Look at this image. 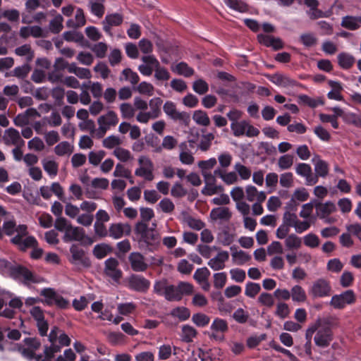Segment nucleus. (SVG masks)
Instances as JSON below:
<instances>
[{
	"label": "nucleus",
	"mask_w": 361,
	"mask_h": 361,
	"mask_svg": "<svg viewBox=\"0 0 361 361\" xmlns=\"http://www.w3.org/2000/svg\"><path fill=\"white\" fill-rule=\"evenodd\" d=\"M118 265L119 262L116 258L111 257L105 261L104 272L115 281H118L122 276Z\"/></svg>",
	"instance_id": "obj_20"
},
{
	"label": "nucleus",
	"mask_w": 361,
	"mask_h": 361,
	"mask_svg": "<svg viewBox=\"0 0 361 361\" xmlns=\"http://www.w3.org/2000/svg\"><path fill=\"white\" fill-rule=\"evenodd\" d=\"M224 3L230 8L240 13H244L247 11V4L240 0H224Z\"/></svg>",
	"instance_id": "obj_54"
},
{
	"label": "nucleus",
	"mask_w": 361,
	"mask_h": 361,
	"mask_svg": "<svg viewBox=\"0 0 361 361\" xmlns=\"http://www.w3.org/2000/svg\"><path fill=\"white\" fill-rule=\"evenodd\" d=\"M179 147L180 149V152L179 154V159L182 164L186 165H190L193 164L195 161V158L192 154V152L187 149V145L185 142H182Z\"/></svg>",
	"instance_id": "obj_40"
},
{
	"label": "nucleus",
	"mask_w": 361,
	"mask_h": 361,
	"mask_svg": "<svg viewBox=\"0 0 361 361\" xmlns=\"http://www.w3.org/2000/svg\"><path fill=\"white\" fill-rule=\"evenodd\" d=\"M99 128H97V137H102L111 126H115L118 122L116 114L113 111H108L106 114L99 117L97 120Z\"/></svg>",
	"instance_id": "obj_13"
},
{
	"label": "nucleus",
	"mask_w": 361,
	"mask_h": 361,
	"mask_svg": "<svg viewBox=\"0 0 361 361\" xmlns=\"http://www.w3.org/2000/svg\"><path fill=\"white\" fill-rule=\"evenodd\" d=\"M171 314L180 321H185L190 317V310L185 307H178L171 310Z\"/></svg>",
	"instance_id": "obj_58"
},
{
	"label": "nucleus",
	"mask_w": 361,
	"mask_h": 361,
	"mask_svg": "<svg viewBox=\"0 0 361 361\" xmlns=\"http://www.w3.org/2000/svg\"><path fill=\"white\" fill-rule=\"evenodd\" d=\"M105 152L103 150H99V151H91L88 154V160L90 164H91L93 166H98L102 160L105 157Z\"/></svg>",
	"instance_id": "obj_61"
},
{
	"label": "nucleus",
	"mask_w": 361,
	"mask_h": 361,
	"mask_svg": "<svg viewBox=\"0 0 361 361\" xmlns=\"http://www.w3.org/2000/svg\"><path fill=\"white\" fill-rule=\"evenodd\" d=\"M86 23L84 12L82 8H77L75 18L69 19L66 22V25L71 28H78L85 25Z\"/></svg>",
	"instance_id": "obj_36"
},
{
	"label": "nucleus",
	"mask_w": 361,
	"mask_h": 361,
	"mask_svg": "<svg viewBox=\"0 0 361 361\" xmlns=\"http://www.w3.org/2000/svg\"><path fill=\"white\" fill-rule=\"evenodd\" d=\"M338 60L341 67L345 69L350 68L355 62L354 57L350 54L345 53H341L338 54Z\"/></svg>",
	"instance_id": "obj_56"
},
{
	"label": "nucleus",
	"mask_w": 361,
	"mask_h": 361,
	"mask_svg": "<svg viewBox=\"0 0 361 361\" xmlns=\"http://www.w3.org/2000/svg\"><path fill=\"white\" fill-rule=\"evenodd\" d=\"M15 54L19 56L25 57L27 61H30L34 58V51L32 50L30 44H25L15 49Z\"/></svg>",
	"instance_id": "obj_49"
},
{
	"label": "nucleus",
	"mask_w": 361,
	"mask_h": 361,
	"mask_svg": "<svg viewBox=\"0 0 361 361\" xmlns=\"http://www.w3.org/2000/svg\"><path fill=\"white\" fill-rule=\"evenodd\" d=\"M285 245L289 249H299L302 245V240L295 234H290L285 239Z\"/></svg>",
	"instance_id": "obj_50"
},
{
	"label": "nucleus",
	"mask_w": 361,
	"mask_h": 361,
	"mask_svg": "<svg viewBox=\"0 0 361 361\" xmlns=\"http://www.w3.org/2000/svg\"><path fill=\"white\" fill-rule=\"evenodd\" d=\"M197 335L196 329L190 325H183L182 327L181 338L183 341L189 343L192 341Z\"/></svg>",
	"instance_id": "obj_51"
},
{
	"label": "nucleus",
	"mask_w": 361,
	"mask_h": 361,
	"mask_svg": "<svg viewBox=\"0 0 361 361\" xmlns=\"http://www.w3.org/2000/svg\"><path fill=\"white\" fill-rule=\"evenodd\" d=\"M42 164L45 172L51 177L56 176L59 171V164L54 159L45 158L42 159Z\"/></svg>",
	"instance_id": "obj_37"
},
{
	"label": "nucleus",
	"mask_w": 361,
	"mask_h": 361,
	"mask_svg": "<svg viewBox=\"0 0 361 361\" xmlns=\"http://www.w3.org/2000/svg\"><path fill=\"white\" fill-rule=\"evenodd\" d=\"M212 331L209 337L218 341H223L224 339V333L228 329L226 321L220 318H216L211 324Z\"/></svg>",
	"instance_id": "obj_17"
},
{
	"label": "nucleus",
	"mask_w": 361,
	"mask_h": 361,
	"mask_svg": "<svg viewBox=\"0 0 361 361\" xmlns=\"http://www.w3.org/2000/svg\"><path fill=\"white\" fill-rule=\"evenodd\" d=\"M312 162L314 165L315 176L326 177L329 173L328 164L320 159L319 156L314 155L312 159Z\"/></svg>",
	"instance_id": "obj_32"
},
{
	"label": "nucleus",
	"mask_w": 361,
	"mask_h": 361,
	"mask_svg": "<svg viewBox=\"0 0 361 361\" xmlns=\"http://www.w3.org/2000/svg\"><path fill=\"white\" fill-rule=\"evenodd\" d=\"M163 109L164 113L173 120L184 121L185 118H188L187 114L178 111L175 104L171 101H167L164 104Z\"/></svg>",
	"instance_id": "obj_26"
},
{
	"label": "nucleus",
	"mask_w": 361,
	"mask_h": 361,
	"mask_svg": "<svg viewBox=\"0 0 361 361\" xmlns=\"http://www.w3.org/2000/svg\"><path fill=\"white\" fill-rule=\"evenodd\" d=\"M178 144L177 140L171 135H166L163 138L161 145L157 146L154 152L159 153L163 149L166 150H172Z\"/></svg>",
	"instance_id": "obj_42"
},
{
	"label": "nucleus",
	"mask_w": 361,
	"mask_h": 361,
	"mask_svg": "<svg viewBox=\"0 0 361 361\" xmlns=\"http://www.w3.org/2000/svg\"><path fill=\"white\" fill-rule=\"evenodd\" d=\"M68 71L70 73L75 74L80 79H90L92 78L91 71L85 68H81L76 66L75 63H71L68 67Z\"/></svg>",
	"instance_id": "obj_38"
},
{
	"label": "nucleus",
	"mask_w": 361,
	"mask_h": 361,
	"mask_svg": "<svg viewBox=\"0 0 361 361\" xmlns=\"http://www.w3.org/2000/svg\"><path fill=\"white\" fill-rule=\"evenodd\" d=\"M192 120L200 126L207 127L210 124V119L207 114L202 110H196L193 112Z\"/></svg>",
	"instance_id": "obj_44"
},
{
	"label": "nucleus",
	"mask_w": 361,
	"mask_h": 361,
	"mask_svg": "<svg viewBox=\"0 0 361 361\" xmlns=\"http://www.w3.org/2000/svg\"><path fill=\"white\" fill-rule=\"evenodd\" d=\"M331 290L330 281L325 278H319L312 283L308 293L312 298H322L329 296Z\"/></svg>",
	"instance_id": "obj_8"
},
{
	"label": "nucleus",
	"mask_w": 361,
	"mask_h": 361,
	"mask_svg": "<svg viewBox=\"0 0 361 361\" xmlns=\"http://www.w3.org/2000/svg\"><path fill=\"white\" fill-rule=\"evenodd\" d=\"M149 286V281L142 276L133 275L129 279V287L135 290L144 292Z\"/></svg>",
	"instance_id": "obj_27"
},
{
	"label": "nucleus",
	"mask_w": 361,
	"mask_h": 361,
	"mask_svg": "<svg viewBox=\"0 0 361 361\" xmlns=\"http://www.w3.org/2000/svg\"><path fill=\"white\" fill-rule=\"evenodd\" d=\"M228 259V252L226 250H220L216 256L209 260L207 265L214 271H220L226 267V262Z\"/></svg>",
	"instance_id": "obj_19"
},
{
	"label": "nucleus",
	"mask_w": 361,
	"mask_h": 361,
	"mask_svg": "<svg viewBox=\"0 0 361 361\" xmlns=\"http://www.w3.org/2000/svg\"><path fill=\"white\" fill-rule=\"evenodd\" d=\"M41 295L45 298V302L48 305H56L60 308H66L68 301L51 288L42 290Z\"/></svg>",
	"instance_id": "obj_16"
},
{
	"label": "nucleus",
	"mask_w": 361,
	"mask_h": 361,
	"mask_svg": "<svg viewBox=\"0 0 361 361\" xmlns=\"http://www.w3.org/2000/svg\"><path fill=\"white\" fill-rule=\"evenodd\" d=\"M246 200L249 202L259 201L264 202L267 195L264 191H258L256 187L248 185L245 187Z\"/></svg>",
	"instance_id": "obj_29"
},
{
	"label": "nucleus",
	"mask_w": 361,
	"mask_h": 361,
	"mask_svg": "<svg viewBox=\"0 0 361 361\" xmlns=\"http://www.w3.org/2000/svg\"><path fill=\"white\" fill-rule=\"evenodd\" d=\"M113 154L122 162H128L133 159L130 152L121 147L116 148L113 152Z\"/></svg>",
	"instance_id": "obj_52"
},
{
	"label": "nucleus",
	"mask_w": 361,
	"mask_h": 361,
	"mask_svg": "<svg viewBox=\"0 0 361 361\" xmlns=\"http://www.w3.org/2000/svg\"><path fill=\"white\" fill-rule=\"evenodd\" d=\"M305 4L310 8V11L307 12V14L312 19H317L320 18L327 17L328 16L326 13L319 10L317 6L319 5V1L317 0H304Z\"/></svg>",
	"instance_id": "obj_34"
},
{
	"label": "nucleus",
	"mask_w": 361,
	"mask_h": 361,
	"mask_svg": "<svg viewBox=\"0 0 361 361\" xmlns=\"http://www.w3.org/2000/svg\"><path fill=\"white\" fill-rule=\"evenodd\" d=\"M172 70L177 74L183 75L185 77H190L194 73V70L184 62L178 63L174 68H172Z\"/></svg>",
	"instance_id": "obj_53"
},
{
	"label": "nucleus",
	"mask_w": 361,
	"mask_h": 361,
	"mask_svg": "<svg viewBox=\"0 0 361 361\" xmlns=\"http://www.w3.org/2000/svg\"><path fill=\"white\" fill-rule=\"evenodd\" d=\"M71 254V262L75 264H85L87 265V260L85 257L84 251L76 245H72L70 248Z\"/></svg>",
	"instance_id": "obj_35"
},
{
	"label": "nucleus",
	"mask_w": 361,
	"mask_h": 361,
	"mask_svg": "<svg viewBox=\"0 0 361 361\" xmlns=\"http://www.w3.org/2000/svg\"><path fill=\"white\" fill-rule=\"evenodd\" d=\"M54 227L56 230L64 233V242L80 241L84 238L85 231L78 226H73L66 218H56Z\"/></svg>",
	"instance_id": "obj_3"
},
{
	"label": "nucleus",
	"mask_w": 361,
	"mask_h": 361,
	"mask_svg": "<svg viewBox=\"0 0 361 361\" xmlns=\"http://www.w3.org/2000/svg\"><path fill=\"white\" fill-rule=\"evenodd\" d=\"M309 197L307 190L304 188L296 189L287 204V207L290 210H295L296 207L302 202L306 201Z\"/></svg>",
	"instance_id": "obj_23"
},
{
	"label": "nucleus",
	"mask_w": 361,
	"mask_h": 361,
	"mask_svg": "<svg viewBox=\"0 0 361 361\" xmlns=\"http://www.w3.org/2000/svg\"><path fill=\"white\" fill-rule=\"evenodd\" d=\"M162 102V99L159 97L151 99L148 103L149 111L138 113L136 116V121L140 123L147 124L150 120L159 117L161 114Z\"/></svg>",
	"instance_id": "obj_7"
},
{
	"label": "nucleus",
	"mask_w": 361,
	"mask_h": 361,
	"mask_svg": "<svg viewBox=\"0 0 361 361\" xmlns=\"http://www.w3.org/2000/svg\"><path fill=\"white\" fill-rule=\"evenodd\" d=\"M9 276L25 286L39 283L42 281L41 277L34 274L27 268L18 264L14 265Z\"/></svg>",
	"instance_id": "obj_6"
},
{
	"label": "nucleus",
	"mask_w": 361,
	"mask_h": 361,
	"mask_svg": "<svg viewBox=\"0 0 361 361\" xmlns=\"http://www.w3.org/2000/svg\"><path fill=\"white\" fill-rule=\"evenodd\" d=\"M329 85L333 88V90L328 93V97L331 99H334L336 101L342 100V96L340 93L341 90L340 83L336 81H330Z\"/></svg>",
	"instance_id": "obj_59"
},
{
	"label": "nucleus",
	"mask_w": 361,
	"mask_h": 361,
	"mask_svg": "<svg viewBox=\"0 0 361 361\" xmlns=\"http://www.w3.org/2000/svg\"><path fill=\"white\" fill-rule=\"evenodd\" d=\"M361 24V16H345L342 19L341 25L343 27L349 30H356Z\"/></svg>",
	"instance_id": "obj_45"
},
{
	"label": "nucleus",
	"mask_w": 361,
	"mask_h": 361,
	"mask_svg": "<svg viewBox=\"0 0 361 361\" xmlns=\"http://www.w3.org/2000/svg\"><path fill=\"white\" fill-rule=\"evenodd\" d=\"M30 312L37 322V325L39 334L42 336H45L48 331V324L44 320V312L39 307L34 306L30 309Z\"/></svg>",
	"instance_id": "obj_22"
},
{
	"label": "nucleus",
	"mask_w": 361,
	"mask_h": 361,
	"mask_svg": "<svg viewBox=\"0 0 361 361\" xmlns=\"http://www.w3.org/2000/svg\"><path fill=\"white\" fill-rule=\"evenodd\" d=\"M270 80L277 86L282 87H293L297 85V82L295 80L291 79L286 75L279 73L273 75Z\"/></svg>",
	"instance_id": "obj_30"
},
{
	"label": "nucleus",
	"mask_w": 361,
	"mask_h": 361,
	"mask_svg": "<svg viewBox=\"0 0 361 361\" xmlns=\"http://www.w3.org/2000/svg\"><path fill=\"white\" fill-rule=\"evenodd\" d=\"M130 232L131 227L128 224H113L109 229V236L114 239H119L124 235H128Z\"/></svg>",
	"instance_id": "obj_24"
},
{
	"label": "nucleus",
	"mask_w": 361,
	"mask_h": 361,
	"mask_svg": "<svg viewBox=\"0 0 361 361\" xmlns=\"http://www.w3.org/2000/svg\"><path fill=\"white\" fill-rule=\"evenodd\" d=\"M291 298L293 302L302 303L307 300V295L304 288L300 285H295L290 290Z\"/></svg>",
	"instance_id": "obj_41"
},
{
	"label": "nucleus",
	"mask_w": 361,
	"mask_h": 361,
	"mask_svg": "<svg viewBox=\"0 0 361 361\" xmlns=\"http://www.w3.org/2000/svg\"><path fill=\"white\" fill-rule=\"evenodd\" d=\"M316 209L318 216L320 219H324L336 211V206L334 203L329 201L317 204Z\"/></svg>",
	"instance_id": "obj_33"
},
{
	"label": "nucleus",
	"mask_w": 361,
	"mask_h": 361,
	"mask_svg": "<svg viewBox=\"0 0 361 361\" xmlns=\"http://www.w3.org/2000/svg\"><path fill=\"white\" fill-rule=\"evenodd\" d=\"M135 231L140 235V242L147 245H153L159 243V235L157 232L147 227L145 224L137 223L135 227Z\"/></svg>",
	"instance_id": "obj_14"
},
{
	"label": "nucleus",
	"mask_w": 361,
	"mask_h": 361,
	"mask_svg": "<svg viewBox=\"0 0 361 361\" xmlns=\"http://www.w3.org/2000/svg\"><path fill=\"white\" fill-rule=\"evenodd\" d=\"M143 63L140 64L137 69L144 76H150L154 71V77L159 82H165L169 80L171 75L169 71L161 66L159 61L154 55H145L141 58Z\"/></svg>",
	"instance_id": "obj_2"
},
{
	"label": "nucleus",
	"mask_w": 361,
	"mask_h": 361,
	"mask_svg": "<svg viewBox=\"0 0 361 361\" xmlns=\"http://www.w3.org/2000/svg\"><path fill=\"white\" fill-rule=\"evenodd\" d=\"M355 295L353 290H348L343 293L332 296L330 305L335 309L341 310L346 305L355 302Z\"/></svg>",
	"instance_id": "obj_15"
},
{
	"label": "nucleus",
	"mask_w": 361,
	"mask_h": 361,
	"mask_svg": "<svg viewBox=\"0 0 361 361\" xmlns=\"http://www.w3.org/2000/svg\"><path fill=\"white\" fill-rule=\"evenodd\" d=\"M154 290L157 294L164 296L169 301H179L181 300L177 286L169 285L165 281L156 282L154 286Z\"/></svg>",
	"instance_id": "obj_9"
},
{
	"label": "nucleus",
	"mask_w": 361,
	"mask_h": 361,
	"mask_svg": "<svg viewBox=\"0 0 361 361\" xmlns=\"http://www.w3.org/2000/svg\"><path fill=\"white\" fill-rule=\"evenodd\" d=\"M128 259L132 269L135 271H144L148 267L144 256L139 252L130 253Z\"/></svg>",
	"instance_id": "obj_25"
},
{
	"label": "nucleus",
	"mask_w": 361,
	"mask_h": 361,
	"mask_svg": "<svg viewBox=\"0 0 361 361\" xmlns=\"http://www.w3.org/2000/svg\"><path fill=\"white\" fill-rule=\"evenodd\" d=\"M23 345H15L12 348L18 351L25 358L31 360L35 359V352L40 347V342L35 338H26Z\"/></svg>",
	"instance_id": "obj_11"
},
{
	"label": "nucleus",
	"mask_w": 361,
	"mask_h": 361,
	"mask_svg": "<svg viewBox=\"0 0 361 361\" xmlns=\"http://www.w3.org/2000/svg\"><path fill=\"white\" fill-rule=\"evenodd\" d=\"M139 166L135 170V175L144 178L147 181H152L154 178V164L152 160L145 155H141L137 159Z\"/></svg>",
	"instance_id": "obj_10"
},
{
	"label": "nucleus",
	"mask_w": 361,
	"mask_h": 361,
	"mask_svg": "<svg viewBox=\"0 0 361 361\" xmlns=\"http://www.w3.org/2000/svg\"><path fill=\"white\" fill-rule=\"evenodd\" d=\"M344 121L357 128H361V114H357L353 112H346L344 116Z\"/></svg>",
	"instance_id": "obj_63"
},
{
	"label": "nucleus",
	"mask_w": 361,
	"mask_h": 361,
	"mask_svg": "<svg viewBox=\"0 0 361 361\" xmlns=\"http://www.w3.org/2000/svg\"><path fill=\"white\" fill-rule=\"evenodd\" d=\"M23 305L18 298H13L8 291L0 293V316L6 318H13L16 313L14 309L20 308Z\"/></svg>",
	"instance_id": "obj_5"
},
{
	"label": "nucleus",
	"mask_w": 361,
	"mask_h": 361,
	"mask_svg": "<svg viewBox=\"0 0 361 361\" xmlns=\"http://www.w3.org/2000/svg\"><path fill=\"white\" fill-rule=\"evenodd\" d=\"M293 156L286 154L279 158L277 164L281 170H286L293 166Z\"/></svg>",
	"instance_id": "obj_57"
},
{
	"label": "nucleus",
	"mask_w": 361,
	"mask_h": 361,
	"mask_svg": "<svg viewBox=\"0 0 361 361\" xmlns=\"http://www.w3.org/2000/svg\"><path fill=\"white\" fill-rule=\"evenodd\" d=\"M175 209L173 202L169 198H164L157 204V209L164 213H171Z\"/></svg>",
	"instance_id": "obj_64"
},
{
	"label": "nucleus",
	"mask_w": 361,
	"mask_h": 361,
	"mask_svg": "<svg viewBox=\"0 0 361 361\" xmlns=\"http://www.w3.org/2000/svg\"><path fill=\"white\" fill-rule=\"evenodd\" d=\"M316 332L314 338L315 344L321 348L327 347L331 340L332 334L331 329L326 324L318 321L313 326L307 329L306 337L311 338L312 334Z\"/></svg>",
	"instance_id": "obj_4"
},
{
	"label": "nucleus",
	"mask_w": 361,
	"mask_h": 361,
	"mask_svg": "<svg viewBox=\"0 0 361 361\" xmlns=\"http://www.w3.org/2000/svg\"><path fill=\"white\" fill-rule=\"evenodd\" d=\"M296 173L305 178L307 185H313L318 182V178L312 174L311 166L306 163H299L295 166Z\"/></svg>",
	"instance_id": "obj_18"
},
{
	"label": "nucleus",
	"mask_w": 361,
	"mask_h": 361,
	"mask_svg": "<svg viewBox=\"0 0 361 361\" xmlns=\"http://www.w3.org/2000/svg\"><path fill=\"white\" fill-rule=\"evenodd\" d=\"M233 168L235 172L241 180H247L251 177V170L246 166L242 164L240 162L235 163Z\"/></svg>",
	"instance_id": "obj_48"
},
{
	"label": "nucleus",
	"mask_w": 361,
	"mask_h": 361,
	"mask_svg": "<svg viewBox=\"0 0 361 361\" xmlns=\"http://www.w3.org/2000/svg\"><path fill=\"white\" fill-rule=\"evenodd\" d=\"M73 145L67 141H62L59 142L54 147V152L56 155L62 157V156H69L73 152Z\"/></svg>",
	"instance_id": "obj_43"
},
{
	"label": "nucleus",
	"mask_w": 361,
	"mask_h": 361,
	"mask_svg": "<svg viewBox=\"0 0 361 361\" xmlns=\"http://www.w3.org/2000/svg\"><path fill=\"white\" fill-rule=\"evenodd\" d=\"M63 18L62 16H56L49 23V30L53 33H59L63 29Z\"/></svg>",
	"instance_id": "obj_62"
},
{
	"label": "nucleus",
	"mask_w": 361,
	"mask_h": 361,
	"mask_svg": "<svg viewBox=\"0 0 361 361\" xmlns=\"http://www.w3.org/2000/svg\"><path fill=\"white\" fill-rule=\"evenodd\" d=\"M120 111L123 118L126 119L132 118L135 114L134 104L130 103H122L120 106Z\"/></svg>",
	"instance_id": "obj_55"
},
{
	"label": "nucleus",
	"mask_w": 361,
	"mask_h": 361,
	"mask_svg": "<svg viewBox=\"0 0 361 361\" xmlns=\"http://www.w3.org/2000/svg\"><path fill=\"white\" fill-rule=\"evenodd\" d=\"M2 230L7 235H13L11 242L21 251H25L27 247L32 246L36 243L34 236L28 235L27 227L25 224L17 226L15 221L7 220L3 224Z\"/></svg>",
	"instance_id": "obj_1"
},
{
	"label": "nucleus",
	"mask_w": 361,
	"mask_h": 361,
	"mask_svg": "<svg viewBox=\"0 0 361 361\" xmlns=\"http://www.w3.org/2000/svg\"><path fill=\"white\" fill-rule=\"evenodd\" d=\"M104 0H91L89 7L92 13L98 18H101L104 13Z\"/></svg>",
	"instance_id": "obj_46"
},
{
	"label": "nucleus",
	"mask_w": 361,
	"mask_h": 361,
	"mask_svg": "<svg viewBox=\"0 0 361 361\" xmlns=\"http://www.w3.org/2000/svg\"><path fill=\"white\" fill-rule=\"evenodd\" d=\"M3 140L6 145L23 146L25 141L22 139L18 130L13 128H9L5 130Z\"/></svg>",
	"instance_id": "obj_21"
},
{
	"label": "nucleus",
	"mask_w": 361,
	"mask_h": 361,
	"mask_svg": "<svg viewBox=\"0 0 361 361\" xmlns=\"http://www.w3.org/2000/svg\"><path fill=\"white\" fill-rule=\"evenodd\" d=\"M231 250L233 262L237 265H243L251 259L247 253L243 250H237L234 247H231Z\"/></svg>",
	"instance_id": "obj_39"
},
{
	"label": "nucleus",
	"mask_w": 361,
	"mask_h": 361,
	"mask_svg": "<svg viewBox=\"0 0 361 361\" xmlns=\"http://www.w3.org/2000/svg\"><path fill=\"white\" fill-rule=\"evenodd\" d=\"M231 129L235 137L246 135L248 137H252L259 134V130L246 120H242L238 123H231Z\"/></svg>",
	"instance_id": "obj_12"
},
{
	"label": "nucleus",
	"mask_w": 361,
	"mask_h": 361,
	"mask_svg": "<svg viewBox=\"0 0 361 361\" xmlns=\"http://www.w3.org/2000/svg\"><path fill=\"white\" fill-rule=\"evenodd\" d=\"M135 90L141 94L150 97L154 94V87L151 83L143 81L136 87Z\"/></svg>",
	"instance_id": "obj_60"
},
{
	"label": "nucleus",
	"mask_w": 361,
	"mask_h": 361,
	"mask_svg": "<svg viewBox=\"0 0 361 361\" xmlns=\"http://www.w3.org/2000/svg\"><path fill=\"white\" fill-rule=\"evenodd\" d=\"M214 174L220 178L222 181L228 185L235 184L238 182L239 178L235 171H226L221 169L214 170Z\"/></svg>",
	"instance_id": "obj_28"
},
{
	"label": "nucleus",
	"mask_w": 361,
	"mask_h": 361,
	"mask_svg": "<svg viewBox=\"0 0 361 361\" xmlns=\"http://www.w3.org/2000/svg\"><path fill=\"white\" fill-rule=\"evenodd\" d=\"M231 217V213L228 207H221L212 209L210 218L213 221H227Z\"/></svg>",
	"instance_id": "obj_31"
},
{
	"label": "nucleus",
	"mask_w": 361,
	"mask_h": 361,
	"mask_svg": "<svg viewBox=\"0 0 361 361\" xmlns=\"http://www.w3.org/2000/svg\"><path fill=\"white\" fill-rule=\"evenodd\" d=\"M122 142L123 140L120 137L112 135L104 138L102 141V145L106 149H115L116 148L119 147Z\"/></svg>",
	"instance_id": "obj_47"
}]
</instances>
